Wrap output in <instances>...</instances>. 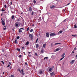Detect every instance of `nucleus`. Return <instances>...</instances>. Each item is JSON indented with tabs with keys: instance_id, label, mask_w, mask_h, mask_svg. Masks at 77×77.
Masks as SVG:
<instances>
[{
	"instance_id": "f257e3e1",
	"label": "nucleus",
	"mask_w": 77,
	"mask_h": 77,
	"mask_svg": "<svg viewBox=\"0 0 77 77\" xmlns=\"http://www.w3.org/2000/svg\"><path fill=\"white\" fill-rule=\"evenodd\" d=\"M29 36L31 38V41H33V35L32 34H29Z\"/></svg>"
},
{
	"instance_id": "f03ea898",
	"label": "nucleus",
	"mask_w": 77,
	"mask_h": 77,
	"mask_svg": "<svg viewBox=\"0 0 77 77\" xmlns=\"http://www.w3.org/2000/svg\"><path fill=\"white\" fill-rule=\"evenodd\" d=\"M5 20L4 19L2 21V23L3 26H5V22L4 21H5Z\"/></svg>"
},
{
	"instance_id": "7ed1b4c3",
	"label": "nucleus",
	"mask_w": 77,
	"mask_h": 77,
	"mask_svg": "<svg viewBox=\"0 0 77 77\" xmlns=\"http://www.w3.org/2000/svg\"><path fill=\"white\" fill-rule=\"evenodd\" d=\"M19 24V22H17L15 23V26L16 27H18V24Z\"/></svg>"
},
{
	"instance_id": "20e7f679",
	"label": "nucleus",
	"mask_w": 77,
	"mask_h": 77,
	"mask_svg": "<svg viewBox=\"0 0 77 77\" xmlns=\"http://www.w3.org/2000/svg\"><path fill=\"white\" fill-rule=\"evenodd\" d=\"M56 36V34L54 33H51L50 34V36Z\"/></svg>"
},
{
	"instance_id": "39448f33",
	"label": "nucleus",
	"mask_w": 77,
	"mask_h": 77,
	"mask_svg": "<svg viewBox=\"0 0 77 77\" xmlns=\"http://www.w3.org/2000/svg\"><path fill=\"white\" fill-rule=\"evenodd\" d=\"M74 62H75V60H72L70 62V64L71 65H72V64L73 63H74Z\"/></svg>"
},
{
	"instance_id": "423d86ee",
	"label": "nucleus",
	"mask_w": 77,
	"mask_h": 77,
	"mask_svg": "<svg viewBox=\"0 0 77 77\" xmlns=\"http://www.w3.org/2000/svg\"><path fill=\"white\" fill-rule=\"evenodd\" d=\"M46 36L47 37H49L50 36V34L48 33L47 32L46 34Z\"/></svg>"
},
{
	"instance_id": "0eeeda50",
	"label": "nucleus",
	"mask_w": 77,
	"mask_h": 77,
	"mask_svg": "<svg viewBox=\"0 0 77 77\" xmlns=\"http://www.w3.org/2000/svg\"><path fill=\"white\" fill-rule=\"evenodd\" d=\"M29 12H31L32 11V7H30L29 8Z\"/></svg>"
},
{
	"instance_id": "6e6552de",
	"label": "nucleus",
	"mask_w": 77,
	"mask_h": 77,
	"mask_svg": "<svg viewBox=\"0 0 77 77\" xmlns=\"http://www.w3.org/2000/svg\"><path fill=\"white\" fill-rule=\"evenodd\" d=\"M41 51L42 54L44 53V49H41Z\"/></svg>"
},
{
	"instance_id": "1a4fd4ad",
	"label": "nucleus",
	"mask_w": 77,
	"mask_h": 77,
	"mask_svg": "<svg viewBox=\"0 0 77 77\" xmlns=\"http://www.w3.org/2000/svg\"><path fill=\"white\" fill-rule=\"evenodd\" d=\"M51 70H52V68H50L49 69V72H52V71H51Z\"/></svg>"
},
{
	"instance_id": "9d476101",
	"label": "nucleus",
	"mask_w": 77,
	"mask_h": 77,
	"mask_svg": "<svg viewBox=\"0 0 77 77\" xmlns=\"http://www.w3.org/2000/svg\"><path fill=\"white\" fill-rule=\"evenodd\" d=\"M29 44V41H28L26 43L25 45H28Z\"/></svg>"
},
{
	"instance_id": "9b49d317",
	"label": "nucleus",
	"mask_w": 77,
	"mask_h": 77,
	"mask_svg": "<svg viewBox=\"0 0 77 77\" xmlns=\"http://www.w3.org/2000/svg\"><path fill=\"white\" fill-rule=\"evenodd\" d=\"M61 48H58L56 49V51H59V50H60Z\"/></svg>"
},
{
	"instance_id": "f8f14e48",
	"label": "nucleus",
	"mask_w": 77,
	"mask_h": 77,
	"mask_svg": "<svg viewBox=\"0 0 77 77\" xmlns=\"http://www.w3.org/2000/svg\"><path fill=\"white\" fill-rule=\"evenodd\" d=\"M42 71L40 70L39 71V74H42Z\"/></svg>"
},
{
	"instance_id": "ddd939ff",
	"label": "nucleus",
	"mask_w": 77,
	"mask_h": 77,
	"mask_svg": "<svg viewBox=\"0 0 77 77\" xmlns=\"http://www.w3.org/2000/svg\"><path fill=\"white\" fill-rule=\"evenodd\" d=\"M39 47V45H38V44H37L36 45V48H38V47Z\"/></svg>"
},
{
	"instance_id": "4468645a",
	"label": "nucleus",
	"mask_w": 77,
	"mask_h": 77,
	"mask_svg": "<svg viewBox=\"0 0 77 77\" xmlns=\"http://www.w3.org/2000/svg\"><path fill=\"white\" fill-rule=\"evenodd\" d=\"M54 72H53L52 73H50L51 75V76L53 75H54Z\"/></svg>"
},
{
	"instance_id": "2eb2a0df",
	"label": "nucleus",
	"mask_w": 77,
	"mask_h": 77,
	"mask_svg": "<svg viewBox=\"0 0 77 77\" xmlns=\"http://www.w3.org/2000/svg\"><path fill=\"white\" fill-rule=\"evenodd\" d=\"M54 57H55V56H54V55H53L51 56V58L52 59H54Z\"/></svg>"
},
{
	"instance_id": "dca6fc26",
	"label": "nucleus",
	"mask_w": 77,
	"mask_h": 77,
	"mask_svg": "<svg viewBox=\"0 0 77 77\" xmlns=\"http://www.w3.org/2000/svg\"><path fill=\"white\" fill-rule=\"evenodd\" d=\"M46 46V44H44L43 45V48H45V47Z\"/></svg>"
},
{
	"instance_id": "f3484780",
	"label": "nucleus",
	"mask_w": 77,
	"mask_h": 77,
	"mask_svg": "<svg viewBox=\"0 0 77 77\" xmlns=\"http://www.w3.org/2000/svg\"><path fill=\"white\" fill-rule=\"evenodd\" d=\"M14 15H12V16H11V18L12 19V20H14Z\"/></svg>"
},
{
	"instance_id": "a211bd4d",
	"label": "nucleus",
	"mask_w": 77,
	"mask_h": 77,
	"mask_svg": "<svg viewBox=\"0 0 77 77\" xmlns=\"http://www.w3.org/2000/svg\"><path fill=\"white\" fill-rule=\"evenodd\" d=\"M54 7H55L54 5H52L51 6V9H52V8H54Z\"/></svg>"
},
{
	"instance_id": "6ab92c4d",
	"label": "nucleus",
	"mask_w": 77,
	"mask_h": 77,
	"mask_svg": "<svg viewBox=\"0 0 77 77\" xmlns=\"http://www.w3.org/2000/svg\"><path fill=\"white\" fill-rule=\"evenodd\" d=\"M64 56H65V53H63L62 54V57H65Z\"/></svg>"
},
{
	"instance_id": "aec40b11",
	"label": "nucleus",
	"mask_w": 77,
	"mask_h": 77,
	"mask_svg": "<svg viewBox=\"0 0 77 77\" xmlns=\"http://www.w3.org/2000/svg\"><path fill=\"white\" fill-rule=\"evenodd\" d=\"M38 20L39 21H41V17H39V19H38Z\"/></svg>"
},
{
	"instance_id": "412c9836",
	"label": "nucleus",
	"mask_w": 77,
	"mask_h": 77,
	"mask_svg": "<svg viewBox=\"0 0 77 77\" xmlns=\"http://www.w3.org/2000/svg\"><path fill=\"white\" fill-rule=\"evenodd\" d=\"M22 30H20V29H19V33H21V32H22Z\"/></svg>"
},
{
	"instance_id": "4be33fe9",
	"label": "nucleus",
	"mask_w": 77,
	"mask_h": 77,
	"mask_svg": "<svg viewBox=\"0 0 77 77\" xmlns=\"http://www.w3.org/2000/svg\"><path fill=\"white\" fill-rule=\"evenodd\" d=\"M34 14V12H33V11H32L31 13L32 15H33Z\"/></svg>"
},
{
	"instance_id": "5701e85b",
	"label": "nucleus",
	"mask_w": 77,
	"mask_h": 77,
	"mask_svg": "<svg viewBox=\"0 0 77 77\" xmlns=\"http://www.w3.org/2000/svg\"><path fill=\"white\" fill-rule=\"evenodd\" d=\"M58 44H59V45L61 44V43H56L54 44V45H57Z\"/></svg>"
},
{
	"instance_id": "b1692460",
	"label": "nucleus",
	"mask_w": 77,
	"mask_h": 77,
	"mask_svg": "<svg viewBox=\"0 0 77 77\" xmlns=\"http://www.w3.org/2000/svg\"><path fill=\"white\" fill-rule=\"evenodd\" d=\"M74 27L75 29H77V25L76 24L74 25Z\"/></svg>"
},
{
	"instance_id": "393cba45",
	"label": "nucleus",
	"mask_w": 77,
	"mask_h": 77,
	"mask_svg": "<svg viewBox=\"0 0 77 77\" xmlns=\"http://www.w3.org/2000/svg\"><path fill=\"white\" fill-rule=\"evenodd\" d=\"M17 39L15 40L14 41V42L15 43V44H17Z\"/></svg>"
},
{
	"instance_id": "a878e982",
	"label": "nucleus",
	"mask_w": 77,
	"mask_h": 77,
	"mask_svg": "<svg viewBox=\"0 0 77 77\" xmlns=\"http://www.w3.org/2000/svg\"><path fill=\"white\" fill-rule=\"evenodd\" d=\"M48 57H45L44 59V60H45V59H48Z\"/></svg>"
},
{
	"instance_id": "bb28decb",
	"label": "nucleus",
	"mask_w": 77,
	"mask_h": 77,
	"mask_svg": "<svg viewBox=\"0 0 77 77\" xmlns=\"http://www.w3.org/2000/svg\"><path fill=\"white\" fill-rule=\"evenodd\" d=\"M33 29H31L30 30V32H33Z\"/></svg>"
},
{
	"instance_id": "cd10ccee",
	"label": "nucleus",
	"mask_w": 77,
	"mask_h": 77,
	"mask_svg": "<svg viewBox=\"0 0 77 77\" xmlns=\"http://www.w3.org/2000/svg\"><path fill=\"white\" fill-rule=\"evenodd\" d=\"M72 36H74V37H75V36H77V35H72Z\"/></svg>"
},
{
	"instance_id": "c85d7f7f",
	"label": "nucleus",
	"mask_w": 77,
	"mask_h": 77,
	"mask_svg": "<svg viewBox=\"0 0 77 77\" xmlns=\"http://www.w3.org/2000/svg\"><path fill=\"white\" fill-rule=\"evenodd\" d=\"M17 51H20V49L18 48L17 49Z\"/></svg>"
},
{
	"instance_id": "c756f323",
	"label": "nucleus",
	"mask_w": 77,
	"mask_h": 77,
	"mask_svg": "<svg viewBox=\"0 0 77 77\" xmlns=\"http://www.w3.org/2000/svg\"><path fill=\"white\" fill-rule=\"evenodd\" d=\"M64 58V57H63L61 58L60 59V61L62 60H63V59Z\"/></svg>"
},
{
	"instance_id": "7c9ffc66",
	"label": "nucleus",
	"mask_w": 77,
	"mask_h": 77,
	"mask_svg": "<svg viewBox=\"0 0 77 77\" xmlns=\"http://www.w3.org/2000/svg\"><path fill=\"white\" fill-rule=\"evenodd\" d=\"M17 71H19L20 72V73H21V70H20V69H17Z\"/></svg>"
},
{
	"instance_id": "2f4dec72",
	"label": "nucleus",
	"mask_w": 77,
	"mask_h": 77,
	"mask_svg": "<svg viewBox=\"0 0 77 77\" xmlns=\"http://www.w3.org/2000/svg\"><path fill=\"white\" fill-rule=\"evenodd\" d=\"M59 33H62L63 32V31H62V30H60L59 32Z\"/></svg>"
},
{
	"instance_id": "473e14b6",
	"label": "nucleus",
	"mask_w": 77,
	"mask_h": 77,
	"mask_svg": "<svg viewBox=\"0 0 77 77\" xmlns=\"http://www.w3.org/2000/svg\"><path fill=\"white\" fill-rule=\"evenodd\" d=\"M29 27H28L26 31L27 32V31H29Z\"/></svg>"
},
{
	"instance_id": "72a5a7b5",
	"label": "nucleus",
	"mask_w": 77,
	"mask_h": 77,
	"mask_svg": "<svg viewBox=\"0 0 77 77\" xmlns=\"http://www.w3.org/2000/svg\"><path fill=\"white\" fill-rule=\"evenodd\" d=\"M1 11H2V12H3V11H5L4 10V9H3V8H2Z\"/></svg>"
},
{
	"instance_id": "f704fd0d",
	"label": "nucleus",
	"mask_w": 77,
	"mask_h": 77,
	"mask_svg": "<svg viewBox=\"0 0 77 77\" xmlns=\"http://www.w3.org/2000/svg\"><path fill=\"white\" fill-rule=\"evenodd\" d=\"M16 38L18 39H20V36H18Z\"/></svg>"
},
{
	"instance_id": "c9c22d12",
	"label": "nucleus",
	"mask_w": 77,
	"mask_h": 77,
	"mask_svg": "<svg viewBox=\"0 0 77 77\" xmlns=\"http://www.w3.org/2000/svg\"><path fill=\"white\" fill-rule=\"evenodd\" d=\"M6 28L5 27V28H3V30H6Z\"/></svg>"
},
{
	"instance_id": "e433bc0d",
	"label": "nucleus",
	"mask_w": 77,
	"mask_h": 77,
	"mask_svg": "<svg viewBox=\"0 0 77 77\" xmlns=\"http://www.w3.org/2000/svg\"><path fill=\"white\" fill-rule=\"evenodd\" d=\"M1 62L2 63H3V65H4V64H5V63H4V62H3V61H2Z\"/></svg>"
},
{
	"instance_id": "4c0bfd02",
	"label": "nucleus",
	"mask_w": 77,
	"mask_h": 77,
	"mask_svg": "<svg viewBox=\"0 0 77 77\" xmlns=\"http://www.w3.org/2000/svg\"><path fill=\"white\" fill-rule=\"evenodd\" d=\"M35 56H38V55L37 54V53H35Z\"/></svg>"
},
{
	"instance_id": "58836bf2",
	"label": "nucleus",
	"mask_w": 77,
	"mask_h": 77,
	"mask_svg": "<svg viewBox=\"0 0 77 77\" xmlns=\"http://www.w3.org/2000/svg\"><path fill=\"white\" fill-rule=\"evenodd\" d=\"M11 77H15L14 75H11Z\"/></svg>"
},
{
	"instance_id": "ea45409f",
	"label": "nucleus",
	"mask_w": 77,
	"mask_h": 77,
	"mask_svg": "<svg viewBox=\"0 0 77 77\" xmlns=\"http://www.w3.org/2000/svg\"><path fill=\"white\" fill-rule=\"evenodd\" d=\"M17 21H20V19L18 18L17 19Z\"/></svg>"
},
{
	"instance_id": "a19ab883",
	"label": "nucleus",
	"mask_w": 77,
	"mask_h": 77,
	"mask_svg": "<svg viewBox=\"0 0 77 77\" xmlns=\"http://www.w3.org/2000/svg\"><path fill=\"white\" fill-rule=\"evenodd\" d=\"M4 7H5V8H7V6H6V5H4Z\"/></svg>"
},
{
	"instance_id": "79ce46f5",
	"label": "nucleus",
	"mask_w": 77,
	"mask_h": 77,
	"mask_svg": "<svg viewBox=\"0 0 77 77\" xmlns=\"http://www.w3.org/2000/svg\"><path fill=\"white\" fill-rule=\"evenodd\" d=\"M21 56H22V55H19V57L20 58H21Z\"/></svg>"
},
{
	"instance_id": "37998d69",
	"label": "nucleus",
	"mask_w": 77,
	"mask_h": 77,
	"mask_svg": "<svg viewBox=\"0 0 77 77\" xmlns=\"http://www.w3.org/2000/svg\"><path fill=\"white\" fill-rule=\"evenodd\" d=\"M20 29V30H24V28H20V29Z\"/></svg>"
},
{
	"instance_id": "c03bdc74",
	"label": "nucleus",
	"mask_w": 77,
	"mask_h": 77,
	"mask_svg": "<svg viewBox=\"0 0 77 77\" xmlns=\"http://www.w3.org/2000/svg\"><path fill=\"white\" fill-rule=\"evenodd\" d=\"M33 2L34 3H36V1H35V0H34Z\"/></svg>"
},
{
	"instance_id": "a18cd8bd",
	"label": "nucleus",
	"mask_w": 77,
	"mask_h": 77,
	"mask_svg": "<svg viewBox=\"0 0 77 77\" xmlns=\"http://www.w3.org/2000/svg\"><path fill=\"white\" fill-rule=\"evenodd\" d=\"M21 71H22V73L24 72V71H23V69H22L21 70Z\"/></svg>"
},
{
	"instance_id": "49530a36",
	"label": "nucleus",
	"mask_w": 77,
	"mask_h": 77,
	"mask_svg": "<svg viewBox=\"0 0 77 77\" xmlns=\"http://www.w3.org/2000/svg\"><path fill=\"white\" fill-rule=\"evenodd\" d=\"M38 38H37V40H36V41L35 42L36 43V42H38Z\"/></svg>"
},
{
	"instance_id": "de8ad7c7",
	"label": "nucleus",
	"mask_w": 77,
	"mask_h": 77,
	"mask_svg": "<svg viewBox=\"0 0 77 77\" xmlns=\"http://www.w3.org/2000/svg\"><path fill=\"white\" fill-rule=\"evenodd\" d=\"M72 53L73 54L74 53V50H73L72 51Z\"/></svg>"
},
{
	"instance_id": "09e8293b",
	"label": "nucleus",
	"mask_w": 77,
	"mask_h": 77,
	"mask_svg": "<svg viewBox=\"0 0 77 77\" xmlns=\"http://www.w3.org/2000/svg\"><path fill=\"white\" fill-rule=\"evenodd\" d=\"M25 65H27V63H25Z\"/></svg>"
},
{
	"instance_id": "8fccbe9b",
	"label": "nucleus",
	"mask_w": 77,
	"mask_h": 77,
	"mask_svg": "<svg viewBox=\"0 0 77 77\" xmlns=\"http://www.w3.org/2000/svg\"><path fill=\"white\" fill-rule=\"evenodd\" d=\"M11 5H12V2H11Z\"/></svg>"
},
{
	"instance_id": "3c124183",
	"label": "nucleus",
	"mask_w": 77,
	"mask_h": 77,
	"mask_svg": "<svg viewBox=\"0 0 77 77\" xmlns=\"http://www.w3.org/2000/svg\"><path fill=\"white\" fill-rule=\"evenodd\" d=\"M10 66V65L8 64L7 66V67H9Z\"/></svg>"
},
{
	"instance_id": "603ef678",
	"label": "nucleus",
	"mask_w": 77,
	"mask_h": 77,
	"mask_svg": "<svg viewBox=\"0 0 77 77\" xmlns=\"http://www.w3.org/2000/svg\"><path fill=\"white\" fill-rule=\"evenodd\" d=\"M22 48L23 49H24V47H22Z\"/></svg>"
},
{
	"instance_id": "864d4df0",
	"label": "nucleus",
	"mask_w": 77,
	"mask_h": 77,
	"mask_svg": "<svg viewBox=\"0 0 77 77\" xmlns=\"http://www.w3.org/2000/svg\"><path fill=\"white\" fill-rule=\"evenodd\" d=\"M63 31H63H65V29L64 28L63 29H62Z\"/></svg>"
},
{
	"instance_id": "5fc2aeb1",
	"label": "nucleus",
	"mask_w": 77,
	"mask_h": 77,
	"mask_svg": "<svg viewBox=\"0 0 77 77\" xmlns=\"http://www.w3.org/2000/svg\"><path fill=\"white\" fill-rule=\"evenodd\" d=\"M23 75H24V72H23L22 73Z\"/></svg>"
},
{
	"instance_id": "6e6d98bb",
	"label": "nucleus",
	"mask_w": 77,
	"mask_h": 77,
	"mask_svg": "<svg viewBox=\"0 0 77 77\" xmlns=\"http://www.w3.org/2000/svg\"><path fill=\"white\" fill-rule=\"evenodd\" d=\"M76 49H77V48H74V50H76Z\"/></svg>"
},
{
	"instance_id": "4d7b16f0",
	"label": "nucleus",
	"mask_w": 77,
	"mask_h": 77,
	"mask_svg": "<svg viewBox=\"0 0 77 77\" xmlns=\"http://www.w3.org/2000/svg\"><path fill=\"white\" fill-rule=\"evenodd\" d=\"M2 52H4V50L3 49H2Z\"/></svg>"
},
{
	"instance_id": "13d9d810",
	"label": "nucleus",
	"mask_w": 77,
	"mask_h": 77,
	"mask_svg": "<svg viewBox=\"0 0 77 77\" xmlns=\"http://www.w3.org/2000/svg\"><path fill=\"white\" fill-rule=\"evenodd\" d=\"M70 4V3H68L67 5V6H68V5H69Z\"/></svg>"
},
{
	"instance_id": "bf43d9fd",
	"label": "nucleus",
	"mask_w": 77,
	"mask_h": 77,
	"mask_svg": "<svg viewBox=\"0 0 77 77\" xmlns=\"http://www.w3.org/2000/svg\"><path fill=\"white\" fill-rule=\"evenodd\" d=\"M9 63L10 64V65H11V63L10 62H9Z\"/></svg>"
},
{
	"instance_id": "052dcab7",
	"label": "nucleus",
	"mask_w": 77,
	"mask_h": 77,
	"mask_svg": "<svg viewBox=\"0 0 77 77\" xmlns=\"http://www.w3.org/2000/svg\"><path fill=\"white\" fill-rule=\"evenodd\" d=\"M28 53L29 54H30V53H31V52H28Z\"/></svg>"
},
{
	"instance_id": "680f3d73",
	"label": "nucleus",
	"mask_w": 77,
	"mask_h": 77,
	"mask_svg": "<svg viewBox=\"0 0 77 77\" xmlns=\"http://www.w3.org/2000/svg\"><path fill=\"white\" fill-rule=\"evenodd\" d=\"M66 19L64 20H63V22H64V21H66Z\"/></svg>"
},
{
	"instance_id": "e2e57ef3",
	"label": "nucleus",
	"mask_w": 77,
	"mask_h": 77,
	"mask_svg": "<svg viewBox=\"0 0 77 77\" xmlns=\"http://www.w3.org/2000/svg\"><path fill=\"white\" fill-rule=\"evenodd\" d=\"M28 56H29V57H31V55H30L29 54H28Z\"/></svg>"
},
{
	"instance_id": "0e129e2a",
	"label": "nucleus",
	"mask_w": 77,
	"mask_h": 77,
	"mask_svg": "<svg viewBox=\"0 0 77 77\" xmlns=\"http://www.w3.org/2000/svg\"><path fill=\"white\" fill-rule=\"evenodd\" d=\"M63 12H64L65 11V10H64V9L63 10Z\"/></svg>"
},
{
	"instance_id": "69168bd1",
	"label": "nucleus",
	"mask_w": 77,
	"mask_h": 77,
	"mask_svg": "<svg viewBox=\"0 0 77 77\" xmlns=\"http://www.w3.org/2000/svg\"><path fill=\"white\" fill-rule=\"evenodd\" d=\"M34 26V24H33L32 26H33H33Z\"/></svg>"
},
{
	"instance_id": "338daca9",
	"label": "nucleus",
	"mask_w": 77,
	"mask_h": 77,
	"mask_svg": "<svg viewBox=\"0 0 77 77\" xmlns=\"http://www.w3.org/2000/svg\"><path fill=\"white\" fill-rule=\"evenodd\" d=\"M10 9H12V7H10Z\"/></svg>"
},
{
	"instance_id": "774afa93",
	"label": "nucleus",
	"mask_w": 77,
	"mask_h": 77,
	"mask_svg": "<svg viewBox=\"0 0 77 77\" xmlns=\"http://www.w3.org/2000/svg\"><path fill=\"white\" fill-rule=\"evenodd\" d=\"M76 58H77V55H76Z\"/></svg>"
}]
</instances>
